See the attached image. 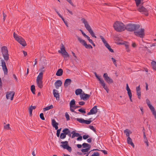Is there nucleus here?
<instances>
[{
    "instance_id": "obj_42",
    "label": "nucleus",
    "mask_w": 156,
    "mask_h": 156,
    "mask_svg": "<svg viewBox=\"0 0 156 156\" xmlns=\"http://www.w3.org/2000/svg\"><path fill=\"white\" fill-rule=\"evenodd\" d=\"M61 129H62V128H60L59 129H57V130L56 135L58 137H59L60 136V131L61 130Z\"/></svg>"
},
{
    "instance_id": "obj_12",
    "label": "nucleus",
    "mask_w": 156,
    "mask_h": 156,
    "mask_svg": "<svg viewBox=\"0 0 156 156\" xmlns=\"http://www.w3.org/2000/svg\"><path fill=\"white\" fill-rule=\"evenodd\" d=\"M91 94V92L90 93V94H88L83 92V93L82 94L80 95V97L81 99L86 101L90 98Z\"/></svg>"
},
{
    "instance_id": "obj_26",
    "label": "nucleus",
    "mask_w": 156,
    "mask_h": 156,
    "mask_svg": "<svg viewBox=\"0 0 156 156\" xmlns=\"http://www.w3.org/2000/svg\"><path fill=\"white\" fill-rule=\"evenodd\" d=\"M61 50H58V52L59 53H61V54H62L66 50L65 49V47L63 44L62 43L61 44Z\"/></svg>"
},
{
    "instance_id": "obj_45",
    "label": "nucleus",
    "mask_w": 156,
    "mask_h": 156,
    "mask_svg": "<svg viewBox=\"0 0 156 156\" xmlns=\"http://www.w3.org/2000/svg\"><path fill=\"white\" fill-rule=\"evenodd\" d=\"M91 122H92V121L90 120H84V123L86 124H89Z\"/></svg>"
},
{
    "instance_id": "obj_62",
    "label": "nucleus",
    "mask_w": 156,
    "mask_h": 156,
    "mask_svg": "<svg viewBox=\"0 0 156 156\" xmlns=\"http://www.w3.org/2000/svg\"><path fill=\"white\" fill-rule=\"evenodd\" d=\"M77 140H82V136H79L76 139Z\"/></svg>"
},
{
    "instance_id": "obj_28",
    "label": "nucleus",
    "mask_w": 156,
    "mask_h": 156,
    "mask_svg": "<svg viewBox=\"0 0 156 156\" xmlns=\"http://www.w3.org/2000/svg\"><path fill=\"white\" fill-rule=\"evenodd\" d=\"M124 133L126 134V136L129 137V133H131L130 131L128 129H126L124 130Z\"/></svg>"
},
{
    "instance_id": "obj_47",
    "label": "nucleus",
    "mask_w": 156,
    "mask_h": 156,
    "mask_svg": "<svg viewBox=\"0 0 156 156\" xmlns=\"http://www.w3.org/2000/svg\"><path fill=\"white\" fill-rule=\"evenodd\" d=\"M136 2V5L138 7L141 2V0H135Z\"/></svg>"
},
{
    "instance_id": "obj_27",
    "label": "nucleus",
    "mask_w": 156,
    "mask_h": 156,
    "mask_svg": "<svg viewBox=\"0 0 156 156\" xmlns=\"http://www.w3.org/2000/svg\"><path fill=\"white\" fill-rule=\"evenodd\" d=\"M82 90L81 89H76L75 91V94L76 95H78L79 94H82Z\"/></svg>"
},
{
    "instance_id": "obj_15",
    "label": "nucleus",
    "mask_w": 156,
    "mask_h": 156,
    "mask_svg": "<svg viewBox=\"0 0 156 156\" xmlns=\"http://www.w3.org/2000/svg\"><path fill=\"white\" fill-rule=\"evenodd\" d=\"M53 93L55 97L57 100H59V95L58 91L55 90L54 89L53 90Z\"/></svg>"
},
{
    "instance_id": "obj_35",
    "label": "nucleus",
    "mask_w": 156,
    "mask_h": 156,
    "mask_svg": "<svg viewBox=\"0 0 156 156\" xmlns=\"http://www.w3.org/2000/svg\"><path fill=\"white\" fill-rule=\"evenodd\" d=\"M75 119L77 121L81 123H84V119H82V118H76Z\"/></svg>"
},
{
    "instance_id": "obj_32",
    "label": "nucleus",
    "mask_w": 156,
    "mask_h": 156,
    "mask_svg": "<svg viewBox=\"0 0 156 156\" xmlns=\"http://www.w3.org/2000/svg\"><path fill=\"white\" fill-rule=\"evenodd\" d=\"M70 107H74L75 105V101L74 99H73L70 102Z\"/></svg>"
},
{
    "instance_id": "obj_10",
    "label": "nucleus",
    "mask_w": 156,
    "mask_h": 156,
    "mask_svg": "<svg viewBox=\"0 0 156 156\" xmlns=\"http://www.w3.org/2000/svg\"><path fill=\"white\" fill-rule=\"evenodd\" d=\"M103 77L105 80L108 83H111L113 82V80L108 76L107 73H104Z\"/></svg>"
},
{
    "instance_id": "obj_34",
    "label": "nucleus",
    "mask_w": 156,
    "mask_h": 156,
    "mask_svg": "<svg viewBox=\"0 0 156 156\" xmlns=\"http://www.w3.org/2000/svg\"><path fill=\"white\" fill-rule=\"evenodd\" d=\"M51 124L52 126L54 127L55 126L58 125V124L56 122L55 119H52L51 120Z\"/></svg>"
},
{
    "instance_id": "obj_46",
    "label": "nucleus",
    "mask_w": 156,
    "mask_h": 156,
    "mask_svg": "<svg viewBox=\"0 0 156 156\" xmlns=\"http://www.w3.org/2000/svg\"><path fill=\"white\" fill-rule=\"evenodd\" d=\"M111 59L113 62L114 64L116 66H117V65L116 64V60L113 57H112Z\"/></svg>"
},
{
    "instance_id": "obj_53",
    "label": "nucleus",
    "mask_w": 156,
    "mask_h": 156,
    "mask_svg": "<svg viewBox=\"0 0 156 156\" xmlns=\"http://www.w3.org/2000/svg\"><path fill=\"white\" fill-rule=\"evenodd\" d=\"M29 110L30 115H32L33 109L30 107L29 108Z\"/></svg>"
},
{
    "instance_id": "obj_16",
    "label": "nucleus",
    "mask_w": 156,
    "mask_h": 156,
    "mask_svg": "<svg viewBox=\"0 0 156 156\" xmlns=\"http://www.w3.org/2000/svg\"><path fill=\"white\" fill-rule=\"evenodd\" d=\"M62 82L61 80H57L55 81V88L57 89H58L59 87L62 85Z\"/></svg>"
},
{
    "instance_id": "obj_64",
    "label": "nucleus",
    "mask_w": 156,
    "mask_h": 156,
    "mask_svg": "<svg viewBox=\"0 0 156 156\" xmlns=\"http://www.w3.org/2000/svg\"><path fill=\"white\" fill-rule=\"evenodd\" d=\"M67 2H68L72 5L73 6H74V5L73 3L72 2L71 0H66Z\"/></svg>"
},
{
    "instance_id": "obj_33",
    "label": "nucleus",
    "mask_w": 156,
    "mask_h": 156,
    "mask_svg": "<svg viewBox=\"0 0 156 156\" xmlns=\"http://www.w3.org/2000/svg\"><path fill=\"white\" fill-rule=\"evenodd\" d=\"M90 147H91V146L90 147H87V148H86L85 149H81V151L83 153H84V152H88L89 150Z\"/></svg>"
},
{
    "instance_id": "obj_38",
    "label": "nucleus",
    "mask_w": 156,
    "mask_h": 156,
    "mask_svg": "<svg viewBox=\"0 0 156 156\" xmlns=\"http://www.w3.org/2000/svg\"><path fill=\"white\" fill-rule=\"evenodd\" d=\"M62 54L64 55V57L65 58H66V57H69V56L68 53L66 51V50Z\"/></svg>"
},
{
    "instance_id": "obj_54",
    "label": "nucleus",
    "mask_w": 156,
    "mask_h": 156,
    "mask_svg": "<svg viewBox=\"0 0 156 156\" xmlns=\"http://www.w3.org/2000/svg\"><path fill=\"white\" fill-rule=\"evenodd\" d=\"M89 136L88 135H84L83 136V139L84 140H86L89 138Z\"/></svg>"
},
{
    "instance_id": "obj_61",
    "label": "nucleus",
    "mask_w": 156,
    "mask_h": 156,
    "mask_svg": "<svg viewBox=\"0 0 156 156\" xmlns=\"http://www.w3.org/2000/svg\"><path fill=\"white\" fill-rule=\"evenodd\" d=\"M31 91H33L35 90V87L34 85H32L31 86Z\"/></svg>"
},
{
    "instance_id": "obj_63",
    "label": "nucleus",
    "mask_w": 156,
    "mask_h": 156,
    "mask_svg": "<svg viewBox=\"0 0 156 156\" xmlns=\"http://www.w3.org/2000/svg\"><path fill=\"white\" fill-rule=\"evenodd\" d=\"M79 104L80 105H83L85 103L84 102L82 101L79 102Z\"/></svg>"
},
{
    "instance_id": "obj_59",
    "label": "nucleus",
    "mask_w": 156,
    "mask_h": 156,
    "mask_svg": "<svg viewBox=\"0 0 156 156\" xmlns=\"http://www.w3.org/2000/svg\"><path fill=\"white\" fill-rule=\"evenodd\" d=\"M150 110L151 111L154 110V108L153 106H152L151 105L148 106Z\"/></svg>"
},
{
    "instance_id": "obj_19",
    "label": "nucleus",
    "mask_w": 156,
    "mask_h": 156,
    "mask_svg": "<svg viewBox=\"0 0 156 156\" xmlns=\"http://www.w3.org/2000/svg\"><path fill=\"white\" fill-rule=\"evenodd\" d=\"M72 82V80L70 79H66L64 82V86L65 87H66L70 85Z\"/></svg>"
},
{
    "instance_id": "obj_23",
    "label": "nucleus",
    "mask_w": 156,
    "mask_h": 156,
    "mask_svg": "<svg viewBox=\"0 0 156 156\" xmlns=\"http://www.w3.org/2000/svg\"><path fill=\"white\" fill-rule=\"evenodd\" d=\"M63 73V70L61 69H59L58 70L56 75L58 76H60L62 75Z\"/></svg>"
},
{
    "instance_id": "obj_17",
    "label": "nucleus",
    "mask_w": 156,
    "mask_h": 156,
    "mask_svg": "<svg viewBox=\"0 0 156 156\" xmlns=\"http://www.w3.org/2000/svg\"><path fill=\"white\" fill-rule=\"evenodd\" d=\"M136 90L138 97L139 99H140L141 97V91L140 85L136 87Z\"/></svg>"
},
{
    "instance_id": "obj_4",
    "label": "nucleus",
    "mask_w": 156,
    "mask_h": 156,
    "mask_svg": "<svg viewBox=\"0 0 156 156\" xmlns=\"http://www.w3.org/2000/svg\"><path fill=\"white\" fill-rule=\"evenodd\" d=\"M68 142L67 141H62L61 143L62 144L60 146L65 149H66L69 152H71L72 151L71 147L68 145Z\"/></svg>"
},
{
    "instance_id": "obj_13",
    "label": "nucleus",
    "mask_w": 156,
    "mask_h": 156,
    "mask_svg": "<svg viewBox=\"0 0 156 156\" xmlns=\"http://www.w3.org/2000/svg\"><path fill=\"white\" fill-rule=\"evenodd\" d=\"M97 108L96 106H94L87 113V115H90L96 114L97 112Z\"/></svg>"
},
{
    "instance_id": "obj_36",
    "label": "nucleus",
    "mask_w": 156,
    "mask_h": 156,
    "mask_svg": "<svg viewBox=\"0 0 156 156\" xmlns=\"http://www.w3.org/2000/svg\"><path fill=\"white\" fill-rule=\"evenodd\" d=\"M82 146L83 148H86V147H90L91 146L89 144H88L87 143H83L82 145Z\"/></svg>"
},
{
    "instance_id": "obj_40",
    "label": "nucleus",
    "mask_w": 156,
    "mask_h": 156,
    "mask_svg": "<svg viewBox=\"0 0 156 156\" xmlns=\"http://www.w3.org/2000/svg\"><path fill=\"white\" fill-rule=\"evenodd\" d=\"M13 37L15 38L16 40L17 41L18 40V39H19V38L20 37H19L17 36V35L16 34L15 32H14L13 33Z\"/></svg>"
},
{
    "instance_id": "obj_43",
    "label": "nucleus",
    "mask_w": 156,
    "mask_h": 156,
    "mask_svg": "<svg viewBox=\"0 0 156 156\" xmlns=\"http://www.w3.org/2000/svg\"><path fill=\"white\" fill-rule=\"evenodd\" d=\"M94 75L96 77V78L98 79V80L100 81H101V80H103L101 79V78H100V77L97 74V73L96 72H95L94 73Z\"/></svg>"
},
{
    "instance_id": "obj_2",
    "label": "nucleus",
    "mask_w": 156,
    "mask_h": 156,
    "mask_svg": "<svg viewBox=\"0 0 156 156\" xmlns=\"http://www.w3.org/2000/svg\"><path fill=\"white\" fill-rule=\"evenodd\" d=\"M140 27L139 24L129 23L125 27V29L129 31H135Z\"/></svg>"
},
{
    "instance_id": "obj_55",
    "label": "nucleus",
    "mask_w": 156,
    "mask_h": 156,
    "mask_svg": "<svg viewBox=\"0 0 156 156\" xmlns=\"http://www.w3.org/2000/svg\"><path fill=\"white\" fill-rule=\"evenodd\" d=\"M127 93L129 97L132 96V94L130 90H127Z\"/></svg>"
},
{
    "instance_id": "obj_11",
    "label": "nucleus",
    "mask_w": 156,
    "mask_h": 156,
    "mask_svg": "<svg viewBox=\"0 0 156 156\" xmlns=\"http://www.w3.org/2000/svg\"><path fill=\"white\" fill-rule=\"evenodd\" d=\"M15 95V92L14 91H9L7 92L6 94V98L7 99H10L12 100Z\"/></svg>"
},
{
    "instance_id": "obj_44",
    "label": "nucleus",
    "mask_w": 156,
    "mask_h": 156,
    "mask_svg": "<svg viewBox=\"0 0 156 156\" xmlns=\"http://www.w3.org/2000/svg\"><path fill=\"white\" fill-rule=\"evenodd\" d=\"M78 110L79 112L85 114L86 113V111L84 109H83L81 108L79 109Z\"/></svg>"
},
{
    "instance_id": "obj_7",
    "label": "nucleus",
    "mask_w": 156,
    "mask_h": 156,
    "mask_svg": "<svg viewBox=\"0 0 156 156\" xmlns=\"http://www.w3.org/2000/svg\"><path fill=\"white\" fill-rule=\"evenodd\" d=\"M1 62L2 69L3 71L4 74L5 75H7L8 74V71L5 62L3 60H1Z\"/></svg>"
},
{
    "instance_id": "obj_39",
    "label": "nucleus",
    "mask_w": 156,
    "mask_h": 156,
    "mask_svg": "<svg viewBox=\"0 0 156 156\" xmlns=\"http://www.w3.org/2000/svg\"><path fill=\"white\" fill-rule=\"evenodd\" d=\"M86 48H92V47L90 44H87L86 43L84 46Z\"/></svg>"
},
{
    "instance_id": "obj_24",
    "label": "nucleus",
    "mask_w": 156,
    "mask_h": 156,
    "mask_svg": "<svg viewBox=\"0 0 156 156\" xmlns=\"http://www.w3.org/2000/svg\"><path fill=\"white\" fill-rule=\"evenodd\" d=\"M72 135L71 137L72 138H74L75 137H78L80 136L79 133H76L74 131H73L72 132Z\"/></svg>"
},
{
    "instance_id": "obj_31",
    "label": "nucleus",
    "mask_w": 156,
    "mask_h": 156,
    "mask_svg": "<svg viewBox=\"0 0 156 156\" xmlns=\"http://www.w3.org/2000/svg\"><path fill=\"white\" fill-rule=\"evenodd\" d=\"M53 108V105H51L49 106H47L43 108V110L44 111L48 110L52 108Z\"/></svg>"
},
{
    "instance_id": "obj_25",
    "label": "nucleus",
    "mask_w": 156,
    "mask_h": 156,
    "mask_svg": "<svg viewBox=\"0 0 156 156\" xmlns=\"http://www.w3.org/2000/svg\"><path fill=\"white\" fill-rule=\"evenodd\" d=\"M36 82L38 87L40 88H42L43 87L42 80H36Z\"/></svg>"
},
{
    "instance_id": "obj_60",
    "label": "nucleus",
    "mask_w": 156,
    "mask_h": 156,
    "mask_svg": "<svg viewBox=\"0 0 156 156\" xmlns=\"http://www.w3.org/2000/svg\"><path fill=\"white\" fill-rule=\"evenodd\" d=\"M151 112H152L153 114L154 115L155 118L156 119V112L155 111V109Z\"/></svg>"
},
{
    "instance_id": "obj_52",
    "label": "nucleus",
    "mask_w": 156,
    "mask_h": 156,
    "mask_svg": "<svg viewBox=\"0 0 156 156\" xmlns=\"http://www.w3.org/2000/svg\"><path fill=\"white\" fill-rule=\"evenodd\" d=\"M89 128L90 129H91V130H93L94 132H96V129L94 128V127L93 126L90 125V126H89Z\"/></svg>"
},
{
    "instance_id": "obj_6",
    "label": "nucleus",
    "mask_w": 156,
    "mask_h": 156,
    "mask_svg": "<svg viewBox=\"0 0 156 156\" xmlns=\"http://www.w3.org/2000/svg\"><path fill=\"white\" fill-rule=\"evenodd\" d=\"M100 37L102 41L103 42L105 46L111 52H113L114 51L111 48L110 46L107 43V42L106 41V40L104 39V37L101 35L100 36Z\"/></svg>"
},
{
    "instance_id": "obj_14",
    "label": "nucleus",
    "mask_w": 156,
    "mask_h": 156,
    "mask_svg": "<svg viewBox=\"0 0 156 156\" xmlns=\"http://www.w3.org/2000/svg\"><path fill=\"white\" fill-rule=\"evenodd\" d=\"M17 41L23 46H25L26 45V43L25 40L21 37Z\"/></svg>"
},
{
    "instance_id": "obj_30",
    "label": "nucleus",
    "mask_w": 156,
    "mask_h": 156,
    "mask_svg": "<svg viewBox=\"0 0 156 156\" xmlns=\"http://www.w3.org/2000/svg\"><path fill=\"white\" fill-rule=\"evenodd\" d=\"M43 73L42 72H40L37 77L36 80H42L43 77Z\"/></svg>"
},
{
    "instance_id": "obj_37",
    "label": "nucleus",
    "mask_w": 156,
    "mask_h": 156,
    "mask_svg": "<svg viewBox=\"0 0 156 156\" xmlns=\"http://www.w3.org/2000/svg\"><path fill=\"white\" fill-rule=\"evenodd\" d=\"M88 32L90 33V35L92 37H93L95 38H96V36H95V35L94 34V33L92 30H90Z\"/></svg>"
},
{
    "instance_id": "obj_51",
    "label": "nucleus",
    "mask_w": 156,
    "mask_h": 156,
    "mask_svg": "<svg viewBox=\"0 0 156 156\" xmlns=\"http://www.w3.org/2000/svg\"><path fill=\"white\" fill-rule=\"evenodd\" d=\"M4 129H8L10 128L9 124H8L4 126Z\"/></svg>"
},
{
    "instance_id": "obj_56",
    "label": "nucleus",
    "mask_w": 156,
    "mask_h": 156,
    "mask_svg": "<svg viewBox=\"0 0 156 156\" xmlns=\"http://www.w3.org/2000/svg\"><path fill=\"white\" fill-rule=\"evenodd\" d=\"M62 20L64 22V23H65L66 26H67V27H68L67 21H65L64 18H62Z\"/></svg>"
},
{
    "instance_id": "obj_58",
    "label": "nucleus",
    "mask_w": 156,
    "mask_h": 156,
    "mask_svg": "<svg viewBox=\"0 0 156 156\" xmlns=\"http://www.w3.org/2000/svg\"><path fill=\"white\" fill-rule=\"evenodd\" d=\"M146 102L147 105L148 106L151 105V102L150 101H149V100L148 99H147L146 100Z\"/></svg>"
},
{
    "instance_id": "obj_5",
    "label": "nucleus",
    "mask_w": 156,
    "mask_h": 156,
    "mask_svg": "<svg viewBox=\"0 0 156 156\" xmlns=\"http://www.w3.org/2000/svg\"><path fill=\"white\" fill-rule=\"evenodd\" d=\"M134 34L136 36L140 38H143L145 35L144 30L143 28H141L140 30L134 32Z\"/></svg>"
},
{
    "instance_id": "obj_8",
    "label": "nucleus",
    "mask_w": 156,
    "mask_h": 156,
    "mask_svg": "<svg viewBox=\"0 0 156 156\" xmlns=\"http://www.w3.org/2000/svg\"><path fill=\"white\" fill-rule=\"evenodd\" d=\"M81 21L84 25V27L88 31L92 30L91 27L87 21L84 18H82Z\"/></svg>"
},
{
    "instance_id": "obj_1",
    "label": "nucleus",
    "mask_w": 156,
    "mask_h": 156,
    "mask_svg": "<svg viewBox=\"0 0 156 156\" xmlns=\"http://www.w3.org/2000/svg\"><path fill=\"white\" fill-rule=\"evenodd\" d=\"M125 25L122 22L117 21L113 25L115 30L118 32L124 31L125 29Z\"/></svg>"
},
{
    "instance_id": "obj_9",
    "label": "nucleus",
    "mask_w": 156,
    "mask_h": 156,
    "mask_svg": "<svg viewBox=\"0 0 156 156\" xmlns=\"http://www.w3.org/2000/svg\"><path fill=\"white\" fill-rule=\"evenodd\" d=\"M138 10L139 12H142L143 14H144L146 16L148 15V10L143 6L139 7L138 8Z\"/></svg>"
},
{
    "instance_id": "obj_20",
    "label": "nucleus",
    "mask_w": 156,
    "mask_h": 156,
    "mask_svg": "<svg viewBox=\"0 0 156 156\" xmlns=\"http://www.w3.org/2000/svg\"><path fill=\"white\" fill-rule=\"evenodd\" d=\"M63 133H61L60 136V139H64L66 137V131L65 128L63 129L62 130Z\"/></svg>"
},
{
    "instance_id": "obj_49",
    "label": "nucleus",
    "mask_w": 156,
    "mask_h": 156,
    "mask_svg": "<svg viewBox=\"0 0 156 156\" xmlns=\"http://www.w3.org/2000/svg\"><path fill=\"white\" fill-rule=\"evenodd\" d=\"M99 153L98 152H94L91 156H99Z\"/></svg>"
},
{
    "instance_id": "obj_41",
    "label": "nucleus",
    "mask_w": 156,
    "mask_h": 156,
    "mask_svg": "<svg viewBox=\"0 0 156 156\" xmlns=\"http://www.w3.org/2000/svg\"><path fill=\"white\" fill-rule=\"evenodd\" d=\"M151 63L153 66V69L156 71V62L153 61V62H151Z\"/></svg>"
},
{
    "instance_id": "obj_57",
    "label": "nucleus",
    "mask_w": 156,
    "mask_h": 156,
    "mask_svg": "<svg viewBox=\"0 0 156 156\" xmlns=\"http://www.w3.org/2000/svg\"><path fill=\"white\" fill-rule=\"evenodd\" d=\"M72 108H73V107H70V111H71L72 112H73L76 113V114L80 113H79L77 112L76 111H75L74 110V109Z\"/></svg>"
},
{
    "instance_id": "obj_22",
    "label": "nucleus",
    "mask_w": 156,
    "mask_h": 156,
    "mask_svg": "<svg viewBox=\"0 0 156 156\" xmlns=\"http://www.w3.org/2000/svg\"><path fill=\"white\" fill-rule=\"evenodd\" d=\"M127 143L130 145H131L133 147H134V145L133 143L132 139L130 138V137H128L127 138Z\"/></svg>"
},
{
    "instance_id": "obj_50",
    "label": "nucleus",
    "mask_w": 156,
    "mask_h": 156,
    "mask_svg": "<svg viewBox=\"0 0 156 156\" xmlns=\"http://www.w3.org/2000/svg\"><path fill=\"white\" fill-rule=\"evenodd\" d=\"M65 116L67 121L69 120V116L67 112H66L65 113Z\"/></svg>"
},
{
    "instance_id": "obj_3",
    "label": "nucleus",
    "mask_w": 156,
    "mask_h": 156,
    "mask_svg": "<svg viewBox=\"0 0 156 156\" xmlns=\"http://www.w3.org/2000/svg\"><path fill=\"white\" fill-rule=\"evenodd\" d=\"M1 51L4 60L8 61L9 59V54L7 47L5 46L2 47Z\"/></svg>"
},
{
    "instance_id": "obj_48",
    "label": "nucleus",
    "mask_w": 156,
    "mask_h": 156,
    "mask_svg": "<svg viewBox=\"0 0 156 156\" xmlns=\"http://www.w3.org/2000/svg\"><path fill=\"white\" fill-rule=\"evenodd\" d=\"M40 118L42 120H44L45 118L44 116V114L43 113H41L40 115Z\"/></svg>"
},
{
    "instance_id": "obj_29",
    "label": "nucleus",
    "mask_w": 156,
    "mask_h": 156,
    "mask_svg": "<svg viewBox=\"0 0 156 156\" xmlns=\"http://www.w3.org/2000/svg\"><path fill=\"white\" fill-rule=\"evenodd\" d=\"M66 135H67L69 137H71V134H72V132L69 130L68 128H65Z\"/></svg>"
},
{
    "instance_id": "obj_18",
    "label": "nucleus",
    "mask_w": 156,
    "mask_h": 156,
    "mask_svg": "<svg viewBox=\"0 0 156 156\" xmlns=\"http://www.w3.org/2000/svg\"><path fill=\"white\" fill-rule=\"evenodd\" d=\"M100 83L101 85L103 86V88L106 90V91L107 93L108 92L109 90L108 88V87L107 85H106L104 81L102 80L101 81H100Z\"/></svg>"
},
{
    "instance_id": "obj_21",
    "label": "nucleus",
    "mask_w": 156,
    "mask_h": 156,
    "mask_svg": "<svg viewBox=\"0 0 156 156\" xmlns=\"http://www.w3.org/2000/svg\"><path fill=\"white\" fill-rule=\"evenodd\" d=\"M76 36L77 38L80 42L82 44L83 46H84L85 44H86V42L83 40L80 37H79L77 35H76Z\"/></svg>"
}]
</instances>
